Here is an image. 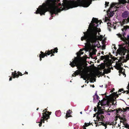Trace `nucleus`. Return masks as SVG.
Returning a JSON list of instances; mask_svg holds the SVG:
<instances>
[{
  "mask_svg": "<svg viewBox=\"0 0 129 129\" xmlns=\"http://www.w3.org/2000/svg\"><path fill=\"white\" fill-rule=\"evenodd\" d=\"M101 123H102V124L103 123L102 122H101Z\"/></svg>",
  "mask_w": 129,
  "mask_h": 129,
  "instance_id": "obj_48",
  "label": "nucleus"
},
{
  "mask_svg": "<svg viewBox=\"0 0 129 129\" xmlns=\"http://www.w3.org/2000/svg\"><path fill=\"white\" fill-rule=\"evenodd\" d=\"M122 111V110L121 109H119L118 110H116V113L117 114L121 113V112Z\"/></svg>",
  "mask_w": 129,
  "mask_h": 129,
  "instance_id": "obj_23",
  "label": "nucleus"
},
{
  "mask_svg": "<svg viewBox=\"0 0 129 129\" xmlns=\"http://www.w3.org/2000/svg\"><path fill=\"white\" fill-rule=\"evenodd\" d=\"M54 55V54H52V55H51V56H52V55Z\"/></svg>",
  "mask_w": 129,
  "mask_h": 129,
  "instance_id": "obj_39",
  "label": "nucleus"
},
{
  "mask_svg": "<svg viewBox=\"0 0 129 129\" xmlns=\"http://www.w3.org/2000/svg\"><path fill=\"white\" fill-rule=\"evenodd\" d=\"M92 1V0H81V6L87 7L91 3Z\"/></svg>",
  "mask_w": 129,
  "mask_h": 129,
  "instance_id": "obj_9",
  "label": "nucleus"
},
{
  "mask_svg": "<svg viewBox=\"0 0 129 129\" xmlns=\"http://www.w3.org/2000/svg\"><path fill=\"white\" fill-rule=\"evenodd\" d=\"M83 86H84V85H83V86H81V87H83Z\"/></svg>",
  "mask_w": 129,
  "mask_h": 129,
  "instance_id": "obj_49",
  "label": "nucleus"
},
{
  "mask_svg": "<svg viewBox=\"0 0 129 129\" xmlns=\"http://www.w3.org/2000/svg\"><path fill=\"white\" fill-rule=\"evenodd\" d=\"M47 112L46 111L45 112H44L43 113V117L41 118V122H39L38 123H40L39 125L40 126H41L42 125V123L43 121L44 123V119L47 120L48 118H49L50 116L49 115L47 114Z\"/></svg>",
  "mask_w": 129,
  "mask_h": 129,
  "instance_id": "obj_8",
  "label": "nucleus"
},
{
  "mask_svg": "<svg viewBox=\"0 0 129 129\" xmlns=\"http://www.w3.org/2000/svg\"><path fill=\"white\" fill-rule=\"evenodd\" d=\"M127 37L128 39H129V36L128 35L127 36Z\"/></svg>",
  "mask_w": 129,
  "mask_h": 129,
  "instance_id": "obj_37",
  "label": "nucleus"
},
{
  "mask_svg": "<svg viewBox=\"0 0 129 129\" xmlns=\"http://www.w3.org/2000/svg\"><path fill=\"white\" fill-rule=\"evenodd\" d=\"M77 56L73 59L70 61V65L72 67L76 66L78 69L75 71L72 76H75L78 75H81V49L76 53Z\"/></svg>",
  "mask_w": 129,
  "mask_h": 129,
  "instance_id": "obj_3",
  "label": "nucleus"
},
{
  "mask_svg": "<svg viewBox=\"0 0 129 129\" xmlns=\"http://www.w3.org/2000/svg\"><path fill=\"white\" fill-rule=\"evenodd\" d=\"M107 24L108 28L109 31H111L112 29H116V24L111 23L108 22Z\"/></svg>",
  "mask_w": 129,
  "mask_h": 129,
  "instance_id": "obj_12",
  "label": "nucleus"
},
{
  "mask_svg": "<svg viewBox=\"0 0 129 129\" xmlns=\"http://www.w3.org/2000/svg\"><path fill=\"white\" fill-rule=\"evenodd\" d=\"M121 30L122 31V35L119 34V37L120 38V39L121 40L124 41H125L126 40V39L125 37V36L126 34L125 32L126 30H129V26L128 25L124 26L123 28H122Z\"/></svg>",
  "mask_w": 129,
  "mask_h": 129,
  "instance_id": "obj_7",
  "label": "nucleus"
},
{
  "mask_svg": "<svg viewBox=\"0 0 129 129\" xmlns=\"http://www.w3.org/2000/svg\"><path fill=\"white\" fill-rule=\"evenodd\" d=\"M93 97L94 102L97 101L99 99V98L96 93H95V95L93 96Z\"/></svg>",
  "mask_w": 129,
  "mask_h": 129,
  "instance_id": "obj_19",
  "label": "nucleus"
},
{
  "mask_svg": "<svg viewBox=\"0 0 129 129\" xmlns=\"http://www.w3.org/2000/svg\"><path fill=\"white\" fill-rule=\"evenodd\" d=\"M71 113V111L70 110H69L67 111V113L66 114V118H67L68 117H71V116L70 115V114Z\"/></svg>",
  "mask_w": 129,
  "mask_h": 129,
  "instance_id": "obj_20",
  "label": "nucleus"
},
{
  "mask_svg": "<svg viewBox=\"0 0 129 129\" xmlns=\"http://www.w3.org/2000/svg\"><path fill=\"white\" fill-rule=\"evenodd\" d=\"M109 21V22H110V21L109 19L108 18H107L106 17H105V21L106 22H107L108 21Z\"/></svg>",
  "mask_w": 129,
  "mask_h": 129,
  "instance_id": "obj_27",
  "label": "nucleus"
},
{
  "mask_svg": "<svg viewBox=\"0 0 129 129\" xmlns=\"http://www.w3.org/2000/svg\"><path fill=\"white\" fill-rule=\"evenodd\" d=\"M101 23V22H99V24H100Z\"/></svg>",
  "mask_w": 129,
  "mask_h": 129,
  "instance_id": "obj_44",
  "label": "nucleus"
},
{
  "mask_svg": "<svg viewBox=\"0 0 129 129\" xmlns=\"http://www.w3.org/2000/svg\"><path fill=\"white\" fill-rule=\"evenodd\" d=\"M126 44H124L123 46H122L120 49V52H122L123 55L124 53L126 52L127 50V47H126Z\"/></svg>",
  "mask_w": 129,
  "mask_h": 129,
  "instance_id": "obj_16",
  "label": "nucleus"
},
{
  "mask_svg": "<svg viewBox=\"0 0 129 129\" xmlns=\"http://www.w3.org/2000/svg\"><path fill=\"white\" fill-rule=\"evenodd\" d=\"M119 118L120 119V122L123 123L124 127L126 128L129 129V126L128 124L126 123V119L124 117H119Z\"/></svg>",
  "mask_w": 129,
  "mask_h": 129,
  "instance_id": "obj_13",
  "label": "nucleus"
},
{
  "mask_svg": "<svg viewBox=\"0 0 129 129\" xmlns=\"http://www.w3.org/2000/svg\"><path fill=\"white\" fill-rule=\"evenodd\" d=\"M122 17L123 18H127L126 20L127 22H129V12L127 11L124 12L122 14Z\"/></svg>",
  "mask_w": 129,
  "mask_h": 129,
  "instance_id": "obj_15",
  "label": "nucleus"
},
{
  "mask_svg": "<svg viewBox=\"0 0 129 129\" xmlns=\"http://www.w3.org/2000/svg\"><path fill=\"white\" fill-rule=\"evenodd\" d=\"M93 78L94 75L93 74H92L89 75V76L88 77H87L85 78L84 79L86 80V79H87V78H88V79H90L91 82H93L94 79Z\"/></svg>",
  "mask_w": 129,
  "mask_h": 129,
  "instance_id": "obj_18",
  "label": "nucleus"
},
{
  "mask_svg": "<svg viewBox=\"0 0 129 129\" xmlns=\"http://www.w3.org/2000/svg\"><path fill=\"white\" fill-rule=\"evenodd\" d=\"M100 87H103V85H102L101 86H100Z\"/></svg>",
  "mask_w": 129,
  "mask_h": 129,
  "instance_id": "obj_38",
  "label": "nucleus"
},
{
  "mask_svg": "<svg viewBox=\"0 0 129 129\" xmlns=\"http://www.w3.org/2000/svg\"><path fill=\"white\" fill-rule=\"evenodd\" d=\"M92 87H94V85H93L92 86Z\"/></svg>",
  "mask_w": 129,
  "mask_h": 129,
  "instance_id": "obj_40",
  "label": "nucleus"
},
{
  "mask_svg": "<svg viewBox=\"0 0 129 129\" xmlns=\"http://www.w3.org/2000/svg\"><path fill=\"white\" fill-rule=\"evenodd\" d=\"M127 88L128 89V91H125V92H126V93L128 94V93H129V82L128 84V85L127 86Z\"/></svg>",
  "mask_w": 129,
  "mask_h": 129,
  "instance_id": "obj_25",
  "label": "nucleus"
},
{
  "mask_svg": "<svg viewBox=\"0 0 129 129\" xmlns=\"http://www.w3.org/2000/svg\"><path fill=\"white\" fill-rule=\"evenodd\" d=\"M119 58V60H118V62L116 63V68L119 70L122 74H124V70L121 67V66L122 62L124 61V59L122 56L120 57Z\"/></svg>",
  "mask_w": 129,
  "mask_h": 129,
  "instance_id": "obj_6",
  "label": "nucleus"
},
{
  "mask_svg": "<svg viewBox=\"0 0 129 129\" xmlns=\"http://www.w3.org/2000/svg\"><path fill=\"white\" fill-rule=\"evenodd\" d=\"M106 57L105 56H101V59L102 60H103L106 58Z\"/></svg>",
  "mask_w": 129,
  "mask_h": 129,
  "instance_id": "obj_26",
  "label": "nucleus"
},
{
  "mask_svg": "<svg viewBox=\"0 0 129 129\" xmlns=\"http://www.w3.org/2000/svg\"><path fill=\"white\" fill-rule=\"evenodd\" d=\"M46 53L45 54L43 52H42V51L41 52V54H40L39 55H41V58H44L45 56H47L46 55V54H47L48 55H49L50 54H52L53 53H54V50L53 49L51 50L50 51L48 50L47 53H46Z\"/></svg>",
  "mask_w": 129,
  "mask_h": 129,
  "instance_id": "obj_10",
  "label": "nucleus"
},
{
  "mask_svg": "<svg viewBox=\"0 0 129 129\" xmlns=\"http://www.w3.org/2000/svg\"><path fill=\"white\" fill-rule=\"evenodd\" d=\"M81 5V0L69 1L67 0H47L42 5L37 8L35 13H40L41 15H45L47 11L50 12L51 17L63 10L75 7Z\"/></svg>",
  "mask_w": 129,
  "mask_h": 129,
  "instance_id": "obj_1",
  "label": "nucleus"
},
{
  "mask_svg": "<svg viewBox=\"0 0 129 129\" xmlns=\"http://www.w3.org/2000/svg\"><path fill=\"white\" fill-rule=\"evenodd\" d=\"M57 50L58 49L57 48H55L54 49V50L55 51V52H57Z\"/></svg>",
  "mask_w": 129,
  "mask_h": 129,
  "instance_id": "obj_29",
  "label": "nucleus"
},
{
  "mask_svg": "<svg viewBox=\"0 0 129 129\" xmlns=\"http://www.w3.org/2000/svg\"><path fill=\"white\" fill-rule=\"evenodd\" d=\"M61 112L59 110L56 111L55 113L56 116L57 117L60 116L61 115Z\"/></svg>",
  "mask_w": 129,
  "mask_h": 129,
  "instance_id": "obj_21",
  "label": "nucleus"
},
{
  "mask_svg": "<svg viewBox=\"0 0 129 129\" xmlns=\"http://www.w3.org/2000/svg\"><path fill=\"white\" fill-rule=\"evenodd\" d=\"M95 124H96V122H95Z\"/></svg>",
  "mask_w": 129,
  "mask_h": 129,
  "instance_id": "obj_53",
  "label": "nucleus"
},
{
  "mask_svg": "<svg viewBox=\"0 0 129 129\" xmlns=\"http://www.w3.org/2000/svg\"><path fill=\"white\" fill-rule=\"evenodd\" d=\"M28 72H25V74H28Z\"/></svg>",
  "mask_w": 129,
  "mask_h": 129,
  "instance_id": "obj_35",
  "label": "nucleus"
},
{
  "mask_svg": "<svg viewBox=\"0 0 129 129\" xmlns=\"http://www.w3.org/2000/svg\"><path fill=\"white\" fill-rule=\"evenodd\" d=\"M101 105L102 107L99 108L98 112V114L96 116L97 118L98 121H102L103 120V118L104 117L102 114L104 113V112L105 111V109L103 108H105L104 106H108V105L106 104V103L104 104L103 102H101Z\"/></svg>",
  "mask_w": 129,
  "mask_h": 129,
  "instance_id": "obj_5",
  "label": "nucleus"
},
{
  "mask_svg": "<svg viewBox=\"0 0 129 129\" xmlns=\"http://www.w3.org/2000/svg\"><path fill=\"white\" fill-rule=\"evenodd\" d=\"M112 100H114V101H113V103H114V102L115 101V100H114V99H113Z\"/></svg>",
  "mask_w": 129,
  "mask_h": 129,
  "instance_id": "obj_32",
  "label": "nucleus"
},
{
  "mask_svg": "<svg viewBox=\"0 0 129 129\" xmlns=\"http://www.w3.org/2000/svg\"><path fill=\"white\" fill-rule=\"evenodd\" d=\"M113 122H112L111 123H109V124L110 125H112L113 124Z\"/></svg>",
  "mask_w": 129,
  "mask_h": 129,
  "instance_id": "obj_33",
  "label": "nucleus"
},
{
  "mask_svg": "<svg viewBox=\"0 0 129 129\" xmlns=\"http://www.w3.org/2000/svg\"><path fill=\"white\" fill-rule=\"evenodd\" d=\"M122 91H123V90L122 89H121L119 90V92H121Z\"/></svg>",
  "mask_w": 129,
  "mask_h": 129,
  "instance_id": "obj_31",
  "label": "nucleus"
},
{
  "mask_svg": "<svg viewBox=\"0 0 129 129\" xmlns=\"http://www.w3.org/2000/svg\"><path fill=\"white\" fill-rule=\"evenodd\" d=\"M38 109H39V108H37V110H38Z\"/></svg>",
  "mask_w": 129,
  "mask_h": 129,
  "instance_id": "obj_43",
  "label": "nucleus"
},
{
  "mask_svg": "<svg viewBox=\"0 0 129 129\" xmlns=\"http://www.w3.org/2000/svg\"><path fill=\"white\" fill-rule=\"evenodd\" d=\"M52 19V18H51V17H50L49 18V19L50 20L51 19Z\"/></svg>",
  "mask_w": 129,
  "mask_h": 129,
  "instance_id": "obj_41",
  "label": "nucleus"
},
{
  "mask_svg": "<svg viewBox=\"0 0 129 129\" xmlns=\"http://www.w3.org/2000/svg\"><path fill=\"white\" fill-rule=\"evenodd\" d=\"M111 64V63H110L109 64V65H108L107 64V67H108L107 66H108V67L107 69H105V67L103 68V69H104V70H103V74L104 75L105 74H107L110 72V67Z\"/></svg>",
  "mask_w": 129,
  "mask_h": 129,
  "instance_id": "obj_14",
  "label": "nucleus"
},
{
  "mask_svg": "<svg viewBox=\"0 0 129 129\" xmlns=\"http://www.w3.org/2000/svg\"><path fill=\"white\" fill-rule=\"evenodd\" d=\"M115 110H110L109 109H108V112L107 114L109 115H110V113H109L110 112H113L114 111H115Z\"/></svg>",
  "mask_w": 129,
  "mask_h": 129,
  "instance_id": "obj_24",
  "label": "nucleus"
},
{
  "mask_svg": "<svg viewBox=\"0 0 129 129\" xmlns=\"http://www.w3.org/2000/svg\"><path fill=\"white\" fill-rule=\"evenodd\" d=\"M95 80H94V81H95Z\"/></svg>",
  "mask_w": 129,
  "mask_h": 129,
  "instance_id": "obj_51",
  "label": "nucleus"
},
{
  "mask_svg": "<svg viewBox=\"0 0 129 129\" xmlns=\"http://www.w3.org/2000/svg\"><path fill=\"white\" fill-rule=\"evenodd\" d=\"M99 21L98 19L93 17L89 24L88 29L86 32H84V36L81 37V41L84 40L86 42L87 45L89 46L94 44L97 40L98 36L96 35L97 33L101 31V29L98 28Z\"/></svg>",
  "mask_w": 129,
  "mask_h": 129,
  "instance_id": "obj_2",
  "label": "nucleus"
},
{
  "mask_svg": "<svg viewBox=\"0 0 129 129\" xmlns=\"http://www.w3.org/2000/svg\"><path fill=\"white\" fill-rule=\"evenodd\" d=\"M81 114H82V112H81Z\"/></svg>",
  "mask_w": 129,
  "mask_h": 129,
  "instance_id": "obj_52",
  "label": "nucleus"
},
{
  "mask_svg": "<svg viewBox=\"0 0 129 129\" xmlns=\"http://www.w3.org/2000/svg\"><path fill=\"white\" fill-rule=\"evenodd\" d=\"M129 3V0L127 2L126 0H119L118 3H112L107 12V15L110 17L113 16L114 14V10H112L113 8L118 9L121 6H124L127 3Z\"/></svg>",
  "mask_w": 129,
  "mask_h": 129,
  "instance_id": "obj_4",
  "label": "nucleus"
},
{
  "mask_svg": "<svg viewBox=\"0 0 129 129\" xmlns=\"http://www.w3.org/2000/svg\"><path fill=\"white\" fill-rule=\"evenodd\" d=\"M16 71H15V73H14V72H13L12 73V75H13V77L14 78H15V77L17 78L19 77V75H20V76H22V73L20 72H18V74H17V73L15 72Z\"/></svg>",
  "mask_w": 129,
  "mask_h": 129,
  "instance_id": "obj_17",
  "label": "nucleus"
},
{
  "mask_svg": "<svg viewBox=\"0 0 129 129\" xmlns=\"http://www.w3.org/2000/svg\"><path fill=\"white\" fill-rule=\"evenodd\" d=\"M95 116V115H94V116L93 117H94V116Z\"/></svg>",
  "mask_w": 129,
  "mask_h": 129,
  "instance_id": "obj_47",
  "label": "nucleus"
},
{
  "mask_svg": "<svg viewBox=\"0 0 129 129\" xmlns=\"http://www.w3.org/2000/svg\"><path fill=\"white\" fill-rule=\"evenodd\" d=\"M105 88H107V85H105Z\"/></svg>",
  "mask_w": 129,
  "mask_h": 129,
  "instance_id": "obj_42",
  "label": "nucleus"
},
{
  "mask_svg": "<svg viewBox=\"0 0 129 129\" xmlns=\"http://www.w3.org/2000/svg\"><path fill=\"white\" fill-rule=\"evenodd\" d=\"M109 2H105V5L106 6H105L106 7L107 6H108V5L109 4Z\"/></svg>",
  "mask_w": 129,
  "mask_h": 129,
  "instance_id": "obj_28",
  "label": "nucleus"
},
{
  "mask_svg": "<svg viewBox=\"0 0 129 129\" xmlns=\"http://www.w3.org/2000/svg\"><path fill=\"white\" fill-rule=\"evenodd\" d=\"M82 51V49H81V54H83V53H82V52H81V51Z\"/></svg>",
  "mask_w": 129,
  "mask_h": 129,
  "instance_id": "obj_36",
  "label": "nucleus"
},
{
  "mask_svg": "<svg viewBox=\"0 0 129 129\" xmlns=\"http://www.w3.org/2000/svg\"><path fill=\"white\" fill-rule=\"evenodd\" d=\"M83 58L81 57V78H83L82 77V73L86 72L87 70V67L85 66H83L82 60Z\"/></svg>",
  "mask_w": 129,
  "mask_h": 129,
  "instance_id": "obj_11",
  "label": "nucleus"
},
{
  "mask_svg": "<svg viewBox=\"0 0 129 129\" xmlns=\"http://www.w3.org/2000/svg\"><path fill=\"white\" fill-rule=\"evenodd\" d=\"M12 77H10V79H9V80L10 81H11V80H12Z\"/></svg>",
  "mask_w": 129,
  "mask_h": 129,
  "instance_id": "obj_34",
  "label": "nucleus"
},
{
  "mask_svg": "<svg viewBox=\"0 0 129 129\" xmlns=\"http://www.w3.org/2000/svg\"><path fill=\"white\" fill-rule=\"evenodd\" d=\"M51 112H50V114H49V115H50V114H51Z\"/></svg>",
  "mask_w": 129,
  "mask_h": 129,
  "instance_id": "obj_46",
  "label": "nucleus"
},
{
  "mask_svg": "<svg viewBox=\"0 0 129 129\" xmlns=\"http://www.w3.org/2000/svg\"><path fill=\"white\" fill-rule=\"evenodd\" d=\"M45 110H46V109H45Z\"/></svg>",
  "mask_w": 129,
  "mask_h": 129,
  "instance_id": "obj_45",
  "label": "nucleus"
},
{
  "mask_svg": "<svg viewBox=\"0 0 129 129\" xmlns=\"http://www.w3.org/2000/svg\"><path fill=\"white\" fill-rule=\"evenodd\" d=\"M91 124V123H85L84 124V125H83V126H82V127H83V129H86L85 127L88 126L90 125Z\"/></svg>",
  "mask_w": 129,
  "mask_h": 129,
  "instance_id": "obj_22",
  "label": "nucleus"
},
{
  "mask_svg": "<svg viewBox=\"0 0 129 129\" xmlns=\"http://www.w3.org/2000/svg\"><path fill=\"white\" fill-rule=\"evenodd\" d=\"M39 57L40 58V60L41 61L42 60V58H41V55H39Z\"/></svg>",
  "mask_w": 129,
  "mask_h": 129,
  "instance_id": "obj_30",
  "label": "nucleus"
},
{
  "mask_svg": "<svg viewBox=\"0 0 129 129\" xmlns=\"http://www.w3.org/2000/svg\"><path fill=\"white\" fill-rule=\"evenodd\" d=\"M70 82H72L71 81H70Z\"/></svg>",
  "mask_w": 129,
  "mask_h": 129,
  "instance_id": "obj_50",
  "label": "nucleus"
}]
</instances>
